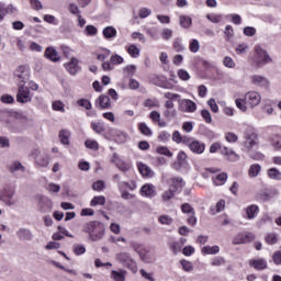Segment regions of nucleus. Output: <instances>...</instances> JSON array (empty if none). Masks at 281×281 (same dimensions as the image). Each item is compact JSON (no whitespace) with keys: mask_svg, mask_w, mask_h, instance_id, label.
<instances>
[{"mask_svg":"<svg viewBox=\"0 0 281 281\" xmlns=\"http://www.w3.org/2000/svg\"><path fill=\"white\" fill-rule=\"evenodd\" d=\"M252 65L260 69L261 67H265V65H269L270 63H273V58H271V55L267 52V49L262 48L260 45H256L254 47V55L251 57Z\"/></svg>","mask_w":281,"mask_h":281,"instance_id":"f257e3e1","label":"nucleus"},{"mask_svg":"<svg viewBox=\"0 0 281 281\" xmlns=\"http://www.w3.org/2000/svg\"><path fill=\"white\" fill-rule=\"evenodd\" d=\"M0 201L7 207H13V205H16L19 203V200L16 199V189L13 186L7 184L0 190Z\"/></svg>","mask_w":281,"mask_h":281,"instance_id":"f03ea898","label":"nucleus"},{"mask_svg":"<svg viewBox=\"0 0 281 281\" xmlns=\"http://www.w3.org/2000/svg\"><path fill=\"white\" fill-rule=\"evenodd\" d=\"M115 260L119 262V265H122L125 267V269H128V271H132V273H137V261L133 259V256L128 252H117L115 255Z\"/></svg>","mask_w":281,"mask_h":281,"instance_id":"7ed1b4c3","label":"nucleus"},{"mask_svg":"<svg viewBox=\"0 0 281 281\" xmlns=\"http://www.w3.org/2000/svg\"><path fill=\"white\" fill-rule=\"evenodd\" d=\"M16 102L20 104L32 102V92H30V88L25 87L23 83H18Z\"/></svg>","mask_w":281,"mask_h":281,"instance_id":"20e7f679","label":"nucleus"},{"mask_svg":"<svg viewBox=\"0 0 281 281\" xmlns=\"http://www.w3.org/2000/svg\"><path fill=\"white\" fill-rule=\"evenodd\" d=\"M256 240V235L249 232L237 233L233 238V245H247Z\"/></svg>","mask_w":281,"mask_h":281,"instance_id":"39448f33","label":"nucleus"},{"mask_svg":"<svg viewBox=\"0 0 281 281\" xmlns=\"http://www.w3.org/2000/svg\"><path fill=\"white\" fill-rule=\"evenodd\" d=\"M178 111L182 113H194L196 111V103L190 99H179Z\"/></svg>","mask_w":281,"mask_h":281,"instance_id":"423d86ee","label":"nucleus"},{"mask_svg":"<svg viewBox=\"0 0 281 281\" xmlns=\"http://www.w3.org/2000/svg\"><path fill=\"white\" fill-rule=\"evenodd\" d=\"M14 77L16 78L18 85H27L30 80V68L26 66H20L14 71Z\"/></svg>","mask_w":281,"mask_h":281,"instance_id":"0eeeda50","label":"nucleus"},{"mask_svg":"<svg viewBox=\"0 0 281 281\" xmlns=\"http://www.w3.org/2000/svg\"><path fill=\"white\" fill-rule=\"evenodd\" d=\"M245 100L249 103L250 109H256L260 104L262 97L257 91H249L245 94Z\"/></svg>","mask_w":281,"mask_h":281,"instance_id":"6e6552de","label":"nucleus"},{"mask_svg":"<svg viewBox=\"0 0 281 281\" xmlns=\"http://www.w3.org/2000/svg\"><path fill=\"white\" fill-rule=\"evenodd\" d=\"M251 131H254V127H248L244 133V146L247 148V150H251V148H254L256 145V134L251 133Z\"/></svg>","mask_w":281,"mask_h":281,"instance_id":"1a4fd4ad","label":"nucleus"},{"mask_svg":"<svg viewBox=\"0 0 281 281\" xmlns=\"http://www.w3.org/2000/svg\"><path fill=\"white\" fill-rule=\"evenodd\" d=\"M250 82L252 85H256V87H262L263 89H269V79L267 77L261 76V75H252L250 77Z\"/></svg>","mask_w":281,"mask_h":281,"instance_id":"9d476101","label":"nucleus"},{"mask_svg":"<svg viewBox=\"0 0 281 281\" xmlns=\"http://www.w3.org/2000/svg\"><path fill=\"white\" fill-rule=\"evenodd\" d=\"M187 145L189 146L191 153H195V155H203L205 153V144L199 140H187Z\"/></svg>","mask_w":281,"mask_h":281,"instance_id":"9b49d317","label":"nucleus"},{"mask_svg":"<svg viewBox=\"0 0 281 281\" xmlns=\"http://www.w3.org/2000/svg\"><path fill=\"white\" fill-rule=\"evenodd\" d=\"M249 267H251L252 269H256V271H265V269H267L268 265H267V260H265L263 258L260 259H250L248 261Z\"/></svg>","mask_w":281,"mask_h":281,"instance_id":"f8f14e48","label":"nucleus"},{"mask_svg":"<svg viewBox=\"0 0 281 281\" xmlns=\"http://www.w3.org/2000/svg\"><path fill=\"white\" fill-rule=\"evenodd\" d=\"M104 237V225L102 223H97V226L94 227V231L90 235V240H102Z\"/></svg>","mask_w":281,"mask_h":281,"instance_id":"ddd939ff","label":"nucleus"},{"mask_svg":"<svg viewBox=\"0 0 281 281\" xmlns=\"http://www.w3.org/2000/svg\"><path fill=\"white\" fill-rule=\"evenodd\" d=\"M64 67L70 76H76V74L80 71V66H78V59L76 58H71V60L68 64H65Z\"/></svg>","mask_w":281,"mask_h":281,"instance_id":"4468645a","label":"nucleus"},{"mask_svg":"<svg viewBox=\"0 0 281 281\" xmlns=\"http://www.w3.org/2000/svg\"><path fill=\"white\" fill-rule=\"evenodd\" d=\"M186 186V181L183 178H172L169 188L173 190V192H181Z\"/></svg>","mask_w":281,"mask_h":281,"instance_id":"2eb2a0df","label":"nucleus"},{"mask_svg":"<svg viewBox=\"0 0 281 281\" xmlns=\"http://www.w3.org/2000/svg\"><path fill=\"white\" fill-rule=\"evenodd\" d=\"M45 56L48 58V60H52V63H58V60H60V55L54 49V47H47L45 50Z\"/></svg>","mask_w":281,"mask_h":281,"instance_id":"dca6fc26","label":"nucleus"},{"mask_svg":"<svg viewBox=\"0 0 281 281\" xmlns=\"http://www.w3.org/2000/svg\"><path fill=\"white\" fill-rule=\"evenodd\" d=\"M222 155H224V157H227L228 161H238V159H240V156H238L236 151L227 147L222 148Z\"/></svg>","mask_w":281,"mask_h":281,"instance_id":"f3484780","label":"nucleus"},{"mask_svg":"<svg viewBox=\"0 0 281 281\" xmlns=\"http://www.w3.org/2000/svg\"><path fill=\"white\" fill-rule=\"evenodd\" d=\"M128 272L124 269H121L120 271L112 270L110 278L114 281H126V274Z\"/></svg>","mask_w":281,"mask_h":281,"instance_id":"a211bd4d","label":"nucleus"},{"mask_svg":"<svg viewBox=\"0 0 281 281\" xmlns=\"http://www.w3.org/2000/svg\"><path fill=\"white\" fill-rule=\"evenodd\" d=\"M16 236L21 240H32V238H34V235H32V231L27 228H20L16 232Z\"/></svg>","mask_w":281,"mask_h":281,"instance_id":"6ab92c4d","label":"nucleus"},{"mask_svg":"<svg viewBox=\"0 0 281 281\" xmlns=\"http://www.w3.org/2000/svg\"><path fill=\"white\" fill-rule=\"evenodd\" d=\"M140 194L143 196H148L149 199H153V196H155V186L144 184L140 189Z\"/></svg>","mask_w":281,"mask_h":281,"instance_id":"aec40b11","label":"nucleus"},{"mask_svg":"<svg viewBox=\"0 0 281 281\" xmlns=\"http://www.w3.org/2000/svg\"><path fill=\"white\" fill-rule=\"evenodd\" d=\"M138 170L142 175V177H153L155 175V172H153V169H150V167H148V165L143 164V162H138L137 165Z\"/></svg>","mask_w":281,"mask_h":281,"instance_id":"412c9836","label":"nucleus"},{"mask_svg":"<svg viewBox=\"0 0 281 281\" xmlns=\"http://www.w3.org/2000/svg\"><path fill=\"white\" fill-rule=\"evenodd\" d=\"M97 104H99V106L101 109H110L111 108V99L106 94H101L97 99Z\"/></svg>","mask_w":281,"mask_h":281,"instance_id":"4be33fe9","label":"nucleus"},{"mask_svg":"<svg viewBox=\"0 0 281 281\" xmlns=\"http://www.w3.org/2000/svg\"><path fill=\"white\" fill-rule=\"evenodd\" d=\"M0 122L10 126L12 124V113L8 110H0Z\"/></svg>","mask_w":281,"mask_h":281,"instance_id":"5701e85b","label":"nucleus"},{"mask_svg":"<svg viewBox=\"0 0 281 281\" xmlns=\"http://www.w3.org/2000/svg\"><path fill=\"white\" fill-rule=\"evenodd\" d=\"M201 251L204 256H216V254H218V251H221V247H218V246H204Z\"/></svg>","mask_w":281,"mask_h":281,"instance_id":"b1692460","label":"nucleus"},{"mask_svg":"<svg viewBox=\"0 0 281 281\" xmlns=\"http://www.w3.org/2000/svg\"><path fill=\"white\" fill-rule=\"evenodd\" d=\"M9 170L12 175H14V172H19V170H21V172H25V166H23L21 161L15 160L10 165Z\"/></svg>","mask_w":281,"mask_h":281,"instance_id":"393cba45","label":"nucleus"},{"mask_svg":"<svg viewBox=\"0 0 281 281\" xmlns=\"http://www.w3.org/2000/svg\"><path fill=\"white\" fill-rule=\"evenodd\" d=\"M269 179H274V181H281V171L278 168H270L267 171Z\"/></svg>","mask_w":281,"mask_h":281,"instance_id":"a878e982","label":"nucleus"},{"mask_svg":"<svg viewBox=\"0 0 281 281\" xmlns=\"http://www.w3.org/2000/svg\"><path fill=\"white\" fill-rule=\"evenodd\" d=\"M225 181H227V173H218L213 178L214 186H225Z\"/></svg>","mask_w":281,"mask_h":281,"instance_id":"bb28decb","label":"nucleus"},{"mask_svg":"<svg viewBox=\"0 0 281 281\" xmlns=\"http://www.w3.org/2000/svg\"><path fill=\"white\" fill-rule=\"evenodd\" d=\"M260 170H262V167H260V165H251L248 169V176L254 179L260 175Z\"/></svg>","mask_w":281,"mask_h":281,"instance_id":"cd10ccee","label":"nucleus"},{"mask_svg":"<svg viewBox=\"0 0 281 281\" xmlns=\"http://www.w3.org/2000/svg\"><path fill=\"white\" fill-rule=\"evenodd\" d=\"M172 140L176 142V144H188L189 138L186 136H181V133H179V131H175L172 134Z\"/></svg>","mask_w":281,"mask_h":281,"instance_id":"c85d7f7f","label":"nucleus"},{"mask_svg":"<svg viewBox=\"0 0 281 281\" xmlns=\"http://www.w3.org/2000/svg\"><path fill=\"white\" fill-rule=\"evenodd\" d=\"M225 210V201L220 200L215 206H211V214H218V212H223Z\"/></svg>","mask_w":281,"mask_h":281,"instance_id":"c756f323","label":"nucleus"},{"mask_svg":"<svg viewBox=\"0 0 281 281\" xmlns=\"http://www.w3.org/2000/svg\"><path fill=\"white\" fill-rule=\"evenodd\" d=\"M179 23H180L181 27H184L186 30H188V27H190V25H192V18H190L188 15H180Z\"/></svg>","mask_w":281,"mask_h":281,"instance_id":"7c9ffc66","label":"nucleus"},{"mask_svg":"<svg viewBox=\"0 0 281 281\" xmlns=\"http://www.w3.org/2000/svg\"><path fill=\"white\" fill-rule=\"evenodd\" d=\"M98 223L99 222H90L83 225V232L89 235V238H91V235L93 234Z\"/></svg>","mask_w":281,"mask_h":281,"instance_id":"2f4dec72","label":"nucleus"},{"mask_svg":"<svg viewBox=\"0 0 281 281\" xmlns=\"http://www.w3.org/2000/svg\"><path fill=\"white\" fill-rule=\"evenodd\" d=\"M71 134L69 133V131L67 130H61L59 132V139L61 142V144H64L65 146L69 145V136Z\"/></svg>","mask_w":281,"mask_h":281,"instance_id":"473e14b6","label":"nucleus"},{"mask_svg":"<svg viewBox=\"0 0 281 281\" xmlns=\"http://www.w3.org/2000/svg\"><path fill=\"white\" fill-rule=\"evenodd\" d=\"M104 203H106V198H104L103 195H99V196H94L91 200L90 205L91 207H95L98 205H104Z\"/></svg>","mask_w":281,"mask_h":281,"instance_id":"72a5a7b5","label":"nucleus"},{"mask_svg":"<svg viewBox=\"0 0 281 281\" xmlns=\"http://www.w3.org/2000/svg\"><path fill=\"white\" fill-rule=\"evenodd\" d=\"M235 104L239 111H243V113H247V100L246 99H236Z\"/></svg>","mask_w":281,"mask_h":281,"instance_id":"f704fd0d","label":"nucleus"},{"mask_svg":"<svg viewBox=\"0 0 281 281\" xmlns=\"http://www.w3.org/2000/svg\"><path fill=\"white\" fill-rule=\"evenodd\" d=\"M175 193L176 192L173 191V189H170V187H169V189L161 194V199H162L164 203H168V201L173 199Z\"/></svg>","mask_w":281,"mask_h":281,"instance_id":"c9c22d12","label":"nucleus"},{"mask_svg":"<svg viewBox=\"0 0 281 281\" xmlns=\"http://www.w3.org/2000/svg\"><path fill=\"white\" fill-rule=\"evenodd\" d=\"M126 52L132 56V58H138L139 56V48H137L135 44L126 46Z\"/></svg>","mask_w":281,"mask_h":281,"instance_id":"e433bc0d","label":"nucleus"},{"mask_svg":"<svg viewBox=\"0 0 281 281\" xmlns=\"http://www.w3.org/2000/svg\"><path fill=\"white\" fill-rule=\"evenodd\" d=\"M247 218L251 220L258 214V206L257 205H250L246 209Z\"/></svg>","mask_w":281,"mask_h":281,"instance_id":"4c0bfd02","label":"nucleus"},{"mask_svg":"<svg viewBox=\"0 0 281 281\" xmlns=\"http://www.w3.org/2000/svg\"><path fill=\"white\" fill-rule=\"evenodd\" d=\"M153 14V10L149 8L143 7L138 10V16L139 19H148Z\"/></svg>","mask_w":281,"mask_h":281,"instance_id":"58836bf2","label":"nucleus"},{"mask_svg":"<svg viewBox=\"0 0 281 281\" xmlns=\"http://www.w3.org/2000/svg\"><path fill=\"white\" fill-rule=\"evenodd\" d=\"M164 117H166V120H175V117H177V110L175 109H169V110H165L162 112Z\"/></svg>","mask_w":281,"mask_h":281,"instance_id":"ea45409f","label":"nucleus"},{"mask_svg":"<svg viewBox=\"0 0 281 281\" xmlns=\"http://www.w3.org/2000/svg\"><path fill=\"white\" fill-rule=\"evenodd\" d=\"M224 67H227L228 69H234L236 67V61L229 56L224 57L223 59Z\"/></svg>","mask_w":281,"mask_h":281,"instance_id":"a19ab883","label":"nucleus"},{"mask_svg":"<svg viewBox=\"0 0 281 281\" xmlns=\"http://www.w3.org/2000/svg\"><path fill=\"white\" fill-rule=\"evenodd\" d=\"M35 164H37V166H41L42 168H45L49 164V158L47 157V155L42 154V156L37 158V161Z\"/></svg>","mask_w":281,"mask_h":281,"instance_id":"79ce46f5","label":"nucleus"},{"mask_svg":"<svg viewBox=\"0 0 281 281\" xmlns=\"http://www.w3.org/2000/svg\"><path fill=\"white\" fill-rule=\"evenodd\" d=\"M266 243L268 245H276L278 243V234L270 233L266 236Z\"/></svg>","mask_w":281,"mask_h":281,"instance_id":"37998d69","label":"nucleus"},{"mask_svg":"<svg viewBox=\"0 0 281 281\" xmlns=\"http://www.w3.org/2000/svg\"><path fill=\"white\" fill-rule=\"evenodd\" d=\"M30 5L32 10H35V12H40V10H43V3L41 0H30Z\"/></svg>","mask_w":281,"mask_h":281,"instance_id":"c03bdc74","label":"nucleus"},{"mask_svg":"<svg viewBox=\"0 0 281 281\" xmlns=\"http://www.w3.org/2000/svg\"><path fill=\"white\" fill-rule=\"evenodd\" d=\"M206 19H209L211 23H221V21H223V15L211 13L206 15Z\"/></svg>","mask_w":281,"mask_h":281,"instance_id":"a18cd8bd","label":"nucleus"},{"mask_svg":"<svg viewBox=\"0 0 281 281\" xmlns=\"http://www.w3.org/2000/svg\"><path fill=\"white\" fill-rule=\"evenodd\" d=\"M158 222L160 223V225H172V217H170L169 215H160L158 217Z\"/></svg>","mask_w":281,"mask_h":281,"instance_id":"49530a36","label":"nucleus"},{"mask_svg":"<svg viewBox=\"0 0 281 281\" xmlns=\"http://www.w3.org/2000/svg\"><path fill=\"white\" fill-rule=\"evenodd\" d=\"M156 153H158V155H165V157H172V153L170 151V149H168V147H157Z\"/></svg>","mask_w":281,"mask_h":281,"instance_id":"de8ad7c7","label":"nucleus"},{"mask_svg":"<svg viewBox=\"0 0 281 281\" xmlns=\"http://www.w3.org/2000/svg\"><path fill=\"white\" fill-rule=\"evenodd\" d=\"M52 106L54 111H59L60 113H65V103H63L61 101H54Z\"/></svg>","mask_w":281,"mask_h":281,"instance_id":"09e8293b","label":"nucleus"},{"mask_svg":"<svg viewBox=\"0 0 281 281\" xmlns=\"http://www.w3.org/2000/svg\"><path fill=\"white\" fill-rule=\"evenodd\" d=\"M181 211L183 212V214H192L194 215V207H192V205H190L189 203H184L181 205Z\"/></svg>","mask_w":281,"mask_h":281,"instance_id":"8fccbe9b","label":"nucleus"},{"mask_svg":"<svg viewBox=\"0 0 281 281\" xmlns=\"http://www.w3.org/2000/svg\"><path fill=\"white\" fill-rule=\"evenodd\" d=\"M91 128L94 131V133H98L99 135L101 133H104V124L102 123H91Z\"/></svg>","mask_w":281,"mask_h":281,"instance_id":"3c124183","label":"nucleus"},{"mask_svg":"<svg viewBox=\"0 0 281 281\" xmlns=\"http://www.w3.org/2000/svg\"><path fill=\"white\" fill-rule=\"evenodd\" d=\"M142 278H144L145 280H148V281H155V274L153 272H147L146 270L144 269H140L139 271Z\"/></svg>","mask_w":281,"mask_h":281,"instance_id":"603ef678","label":"nucleus"},{"mask_svg":"<svg viewBox=\"0 0 281 281\" xmlns=\"http://www.w3.org/2000/svg\"><path fill=\"white\" fill-rule=\"evenodd\" d=\"M181 266L183 271H186L187 273H190V271H194V267L192 266V262L188 260H182Z\"/></svg>","mask_w":281,"mask_h":281,"instance_id":"864d4df0","label":"nucleus"},{"mask_svg":"<svg viewBox=\"0 0 281 281\" xmlns=\"http://www.w3.org/2000/svg\"><path fill=\"white\" fill-rule=\"evenodd\" d=\"M77 104L79 106H82L83 109H86L87 111H91V102L87 99H79L77 101Z\"/></svg>","mask_w":281,"mask_h":281,"instance_id":"5fc2aeb1","label":"nucleus"},{"mask_svg":"<svg viewBox=\"0 0 281 281\" xmlns=\"http://www.w3.org/2000/svg\"><path fill=\"white\" fill-rule=\"evenodd\" d=\"M139 131L143 135H147V136L153 135V131H150V127H148V125H146V123L139 124Z\"/></svg>","mask_w":281,"mask_h":281,"instance_id":"6e6d98bb","label":"nucleus"},{"mask_svg":"<svg viewBox=\"0 0 281 281\" xmlns=\"http://www.w3.org/2000/svg\"><path fill=\"white\" fill-rule=\"evenodd\" d=\"M177 74H178V78H180V80H183V81L190 80V74L187 72L186 69H179Z\"/></svg>","mask_w":281,"mask_h":281,"instance_id":"4d7b16f0","label":"nucleus"},{"mask_svg":"<svg viewBox=\"0 0 281 281\" xmlns=\"http://www.w3.org/2000/svg\"><path fill=\"white\" fill-rule=\"evenodd\" d=\"M85 146H86V148H90V150H98V148H99L98 142L91 140V139H87L85 142Z\"/></svg>","mask_w":281,"mask_h":281,"instance_id":"13d9d810","label":"nucleus"},{"mask_svg":"<svg viewBox=\"0 0 281 281\" xmlns=\"http://www.w3.org/2000/svg\"><path fill=\"white\" fill-rule=\"evenodd\" d=\"M189 47H190V52H192L193 54H196V52L201 49V45L196 40H192Z\"/></svg>","mask_w":281,"mask_h":281,"instance_id":"bf43d9fd","label":"nucleus"},{"mask_svg":"<svg viewBox=\"0 0 281 281\" xmlns=\"http://www.w3.org/2000/svg\"><path fill=\"white\" fill-rule=\"evenodd\" d=\"M110 63L111 65H122L124 63V58H122L120 55H113L110 58Z\"/></svg>","mask_w":281,"mask_h":281,"instance_id":"052dcab7","label":"nucleus"},{"mask_svg":"<svg viewBox=\"0 0 281 281\" xmlns=\"http://www.w3.org/2000/svg\"><path fill=\"white\" fill-rule=\"evenodd\" d=\"M117 34V31L113 26H108L103 30V36H115Z\"/></svg>","mask_w":281,"mask_h":281,"instance_id":"680f3d73","label":"nucleus"},{"mask_svg":"<svg viewBox=\"0 0 281 281\" xmlns=\"http://www.w3.org/2000/svg\"><path fill=\"white\" fill-rule=\"evenodd\" d=\"M201 115L206 124H212V114L207 110H202Z\"/></svg>","mask_w":281,"mask_h":281,"instance_id":"e2e57ef3","label":"nucleus"},{"mask_svg":"<svg viewBox=\"0 0 281 281\" xmlns=\"http://www.w3.org/2000/svg\"><path fill=\"white\" fill-rule=\"evenodd\" d=\"M87 251V248H85L83 245H74V252L76 256H82Z\"/></svg>","mask_w":281,"mask_h":281,"instance_id":"0e129e2a","label":"nucleus"},{"mask_svg":"<svg viewBox=\"0 0 281 281\" xmlns=\"http://www.w3.org/2000/svg\"><path fill=\"white\" fill-rule=\"evenodd\" d=\"M4 14H19V9H16V7H14V4H9L4 9Z\"/></svg>","mask_w":281,"mask_h":281,"instance_id":"69168bd1","label":"nucleus"},{"mask_svg":"<svg viewBox=\"0 0 281 281\" xmlns=\"http://www.w3.org/2000/svg\"><path fill=\"white\" fill-rule=\"evenodd\" d=\"M46 189L48 190V192H60V186L56 183H48Z\"/></svg>","mask_w":281,"mask_h":281,"instance_id":"338daca9","label":"nucleus"},{"mask_svg":"<svg viewBox=\"0 0 281 281\" xmlns=\"http://www.w3.org/2000/svg\"><path fill=\"white\" fill-rule=\"evenodd\" d=\"M272 260L274 265H281V250H278L272 255Z\"/></svg>","mask_w":281,"mask_h":281,"instance_id":"774afa93","label":"nucleus"}]
</instances>
